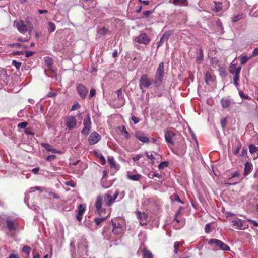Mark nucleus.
Returning a JSON list of instances; mask_svg holds the SVG:
<instances>
[{"instance_id": "f257e3e1", "label": "nucleus", "mask_w": 258, "mask_h": 258, "mask_svg": "<svg viewBox=\"0 0 258 258\" xmlns=\"http://www.w3.org/2000/svg\"><path fill=\"white\" fill-rule=\"evenodd\" d=\"M14 26L22 34H24L27 31L30 33L33 29L31 19L29 17L26 18L25 21L15 20L14 22Z\"/></svg>"}, {"instance_id": "f03ea898", "label": "nucleus", "mask_w": 258, "mask_h": 258, "mask_svg": "<svg viewBox=\"0 0 258 258\" xmlns=\"http://www.w3.org/2000/svg\"><path fill=\"white\" fill-rule=\"evenodd\" d=\"M152 81L148 77V75L146 74H143L139 79V88L142 90V92H144V89L148 88L152 85Z\"/></svg>"}, {"instance_id": "7ed1b4c3", "label": "nucleus", "mask_w": 258, "mask_h": 258, "mask_svg": "<svg viewBox=\"0 0 258 258\" xmlns=\"http://www.w3.org/2000/svg\"><path fill=\"white\" fill-rule=\"evenodd\" d=\"M164 64L163 62L159 63L155 73L154 83H161L163 81L164 76Z\"/></svg>"}, {"instance_id": "20e7f679", "label": "nucleus", "mask_w": 258, "mask_h": 258, "mask_svg": "<svg viewBox=\"0 0 258 258\" xmlns=\"http://www.w3.org/2000/svg\"><path fill=\"white\" fill-rule=\"evenodd\" d=\"M208 243L211 246H217L222 250L228 251L230 250V248L227 245L217 239H211L208 241Z\"/></svg>"}, {"instance_id": "39448f33", "label": "nucleus", "mask_w": 258, "mask_h": 258, "mask_svg": "<svg viewBox=\"0 0 258 258\" xmlns=\"http://www.w3.org/2000/svg\"><path fill=\"white\" fill-rule=\"evenodd\" d=\"M91 121L90 115L88 114L87 116L84 119L83 126L84 127L81 130V133L84 135H88L91 129Z\"/></svg>"}, {"instance_id": "423d86ee", "label": "nucleus", "mask_w": 258, "mask_h": 258, "mask_svg": "<svg viewBox=\"0 0 258 258\" xmlns=\"http://www.w3.org/2000/svg\"><path fill=\"white\" fill-rule=\"evenodd\" d=\"M101 139V136L96 132L93 131L88 137V142L90 145H93L99 142Z\"/></svg>"}, {"instance_id": "0eeeda50", "label": "nucleus", "mask_w": 258, "mask_h": 258, "mask_svg": "<svg viewBox=\"0 0 258 258\" xmlns=\"http://www.w3.org/2000/svg\"><path fill=\"white\" fill-rule=\"evenodd\" d=\"M134 41L140 44L147 45L150 42V39L146 33H142L134 38Z\"/></svg>"}, {"instance_id": "6e6552de", "label": "nucleus", "mask_w": 258, "mask_h": 258, "mask_svg": "<svg viewBox=\"0 0 258 258\" xmlns=\"http://www.w3.org/2000/svg\"><path fill=\"white\" fill-rule=\"evenodd\" d=\"M175 135V133L170 130H167L164 132V136L165 140L167 143L170 144L171 145H173L174 144Z\"/></svg>"}, {"instance_id": "1a4fd4ad", "label": "nucleus", "mask_w": 258, "mask_h": 258, "mask_svg": "<svg viewBox=\"0 0 258 258\" xmlns=\"http://www.w3.org/2000/svg\"><path fill=\"white\" fill-rule=\"evenodd\" d=\"M77 121L75 117L73 116H70L67 117L66 125L69 130H73L76 126Z\"/></svg>"}, {"instance_id": "9d476101", "label": "nucleus", "mask_w": 258, "mask_h": 258, "mask_svg": "<svg viewBox=\"0 0 258 258\" xmlns=\"http://www.w3.org/2000/svg\"><path fill=\"white\" fill-rule=\"evenodd\" d=\"M77 91L81 98L84 99L88 93V90L87 88L82 84H79L77 87Z\"/></svg>"}, {"instance_id": "9b49d317", "label": "nucleus", "mask_w": 258, "mask_h": 258, "mask_svg": "<svg viewBox=\"0 0 258 258\" xmlns=\"http://www.w3.org/2000/svg\"><path fill=\"white\" fill-rule=\"evenodd\" d=\"M80 2L81 4L86 9L91 7L93 8L96 5V0H80Z\"/></svg>"}, {"instance_id": "f8f14e48", "label": "nucleus", "mask_w": 258, "mask_h": 258, "mask_svg": "<svg viewBox=\"0 0 258 258\" xmlns=\"http://www.w3.org/2000/svg\"><path fill=\"white\" fill-rule=\"evenodd\" d=\"M135 136L137 139L143 143H148L150 141L149 139L146 137L143 132L140 131H136Z\"/></svg>"}, {"instance_id": "ddd939ff", "label": "nucleus", "mask_w": 258, "mask_h": 258, "mask_svg": "<svg viewBox=\"0 0 258 258\" xmlns=\"http://www.w3.org/2000/svg\"><path fill=\"white\" fill-rule=\"evenodd\" d=\"M7 227L10 231L17 230L18 226L15 221L13 220L7 219L6 220Z\"/></svg>"}, {"instance_id": "4468645a", "label": "nucleus", "mask_w": 258, "mask_h": 258, "mask_svg": "<svg viewBox=\"0 0 258 258\" xmlns=\"http://www.w3.org/2000/svg\"><path fill=\"white\" fill-rule=\"evenodd\" d=\"M172 32L168 31L165 32L160 38V41L158 42L157 47H159L162 46L165 42H167L168 40L172 35Z\"/></svg>"}, {"instance_id": "2eb2a0df", "label": "nucleus", "mask_w": 258, "mask_h": 258, "mask_svg": "<svg viewBox=\"0 0 258 258\" xmlns=\"http://www.w3.org/2000/svg\"><path fill=\"white\" fill-rule=\"evenodd\" d=\"M113 226L112 232L115 235H120L122 232V228L120 224H116L113 221L111 222Z\"/></svg>"}, {"instance_id": "dca6fc26", "label": "nucleus", "mask_w": 258, "mask_h": 258, "mask_svg": "<svg viewBox=\"0 0 258 258\" xmlns=\"http://www.w3.org/2000/svg\"><path fill=\"white\" fill-rule=\"evenodd\" d=\"M103 197L101 195H99L97 197L96 200L95 202V207L97 211L98 212L99 215L101 214V212H102L103 210L101 209L102 205Z\"/></svg>"}, {"instance_id": "f3484780", "label": "nucleus", "mask_w": 258, "mask_h": 258, "mask_svg": "<svg viewBox=\"0 0 258 258\" xmlns=\"http://www.w3.org/2000/svg\"><path fill=\"white\" fill-rule=\"evenodd\" d=\"M205 82L206 84H209L210 83L214 82L215 79V77L213 73L207 71L205 74Z\"/></svg>"}, {"instance_id": "a211bd4d", "label": "nucleus", "mask_w": 258, "mask_h": 258, "mask_svg": "<svg viewBox=\"0 0 258 258\" xmlns=\"http://www.w3.org/2000/svg\"><path fill=\"white\" fill-rule=\"evenodd\" d=\"M112 193L111 191H109L105 195L104 197V202L108 206H110L114 202L111 195Z\"/></svg>"}, {"instance_id": "6ab92c4d", "label": "nucleus", "mask_w": 258, "mask_h": 258, "mask_svg": "<svg viewBox=\"0 0 258 258\" xmlns=\"http://www.w3.org/2000/svg\"><path fill=\"white\" fill-rule=\"evenodd\" d=\"M137 216L141 225H144L146 224V223H142V222L147 220L148 218V215L147 214L138 211L137 212Z\"/></svg>"}, {"instance_id": "aec40b11", "label": "nucleus", "mask_w": 258, "mask_h": 258, "mask_svg": "<svg viewBox=\"0 0 258 258\" xmlns=\"http://www.w3.org/2000/svg\"><path fill=\"white\" fill-rule=\"evenodd\" d=\"M232 225L236 226V228L239 230L245 229V228L243 227V221L240 219H237L232 221Z\"/></svg>"}, {"instance_id": "412c9836", "label": "nucleus", "mask_w": 258, "mask_h": 258, "mask_svg": "<svg viewBox=\"0 0 258 258\" xmlns=\"http://www.w3.org/2000/svg\"><path fill=\"white\" fill-rule=\"evenodd\" d=\"M85 207H84L83 205L80 204L78 207V211L76 215V218L79 221L81 220L82 215L85 212Z\"/></svg>"}, {"instance_id": "4be33fe9", "label": "nucleus", "mask_w": 258, "mask_h": 258, "mask_svg": "<svg viewBox=\"0 0 258 258\" xmlns=\"http://www.w3.org/2000/svg\"><path fill=\"white\" fill-rule=\"evenodd\" d=\"M252 168L253 166L251 163L246 162L244 166V175L245 176L248 175L251 172Z\"/></svg>"}, {"instance_id": "5701e85b", "label": "nucleus", "mask_w": 258, "mask_h": 258, "mask_svg": "<svg viewBox=\"0 0 258 258\" xmlns=\"http://www.w3.org/2000/svg\"><path fill=\"white\" fill-rule=\"evenodd\" d=\"M108 162L111 168H114L118 170L119 168V165L116 164L114 161V158L112 156H108L107 158Z\"/></svg>"}, {"instance_id": "b1692460", "label": "nucleus", "mask_w": 258, "mask_h": 258, "mask_svg": "<svg viewBox=\"0 0 258 258\" xmlns=\"http://www.w3.org/2000/svg\"><path fill=\"white\" fill-rule=\"evenodd\" d=\"M127 178L131 180L139 181L142 178V175L139 174L132 175L128 173L127 174Z\"/></svg>"}, {"instance_id": "393cba45", "label": "nucleus", "mask_w": 258, "mask_h": 258, "mask_svg": "<svg viewBox=\"0 0 258 258\" xmlns=\"http://www.w3.org/2000/svg\"><path fill=\"white\" fill-rule=\"evenodd\" d=\"M42 145L46 150L51 152L52 153H59L56 149L53 148L48 143H42Z\"/></svg>"}, {"instance_id": "a878e982", "label": "nucleus", "mask_w": 258, "mask_h": 258, "mask_svg": "<svg viewBox=\"0 0 258 258\" xmlns=\"http://www.w3.org/2000/svg\"><path fill=\"white\" fill-rule=\"evenodd\" d=\"M119 130L121 132L122 134L123 135L126 139H129L131 137V135L126 130L125 126L122 125L118 127Z\"/></svg>"}, {"instance_id": "bb28decb", "label": "nucleus", "mask_w": 258, "mask_h": 258, "mask_svg": "<svg viewBox=\"0 0 258 258\" xmlns=\"http://www.w3.org/2000/svg\"><path fill=\"white\" fill-rule=\"evenodd\" d=\"M187 2V0H172V3L175 6H187V4H185Z\"/></svg>"}, {"instance_id": "cd10ccee", "label": "nucleus", "mask_w": 258, "mask_h": 258, "mask_svg": "<svg viewBox=\"0 0 258 258\" xmlns=\"http://www.w3.org/2000/svg\"><path fill=\"white\" fill-rule=\"evenodd\" d=\"M143 255L144 258H153V255L151 252L146 248L143 250Z\"/></svg>"}, {"instance_id": "c85d7f7f", "label": "nucleus", "mask_w": 258, "mask_h": 258, "mask_svg": "<svg viewBox=\"0 0 258 258\" xmlns=\"http://www.w3.org/2000/svg\"><path fill=\"white\" fill-rule=\"evenodd\" d=\"M221 103L222 106L224 108H226L230 105V101L227 99H222L221 100Z\"/></svg>"}, {"instance_id": "c756f323", "label": "nucleus", "mask_w": 258, "mask_h": 258, "mask_svg": "<svg viewBox=\"0 0 258 258\" xmlns=\"http://www.w3.org/2000/svg\"><path fill=\"white\" fill-rule=\"evenodd\" d=\"M93 153L96 157H97L100 159V160L102 162V164L103 165H104L106 162V160H105L104 157L102 155L99 154L98 153V152L95 150L93 151Z\"/></svg>"}, {"instance_id": "7c9ffc66", "label": "nucleus", "mask_w": 258, "mask_h": 258, "mask_svg": "<svg viewBox=\"0 0 258 258\" xmlns=\"http://www.w3.org/2000/svg\"><path fill=\"white\" fill-rule=\"evenodd\" d=\"M249 152L251 154L257 153L258 154V147H256L253 144H250L248 146Z\"/></svg>"}, {"instance_id": "2f4dec72", "label": "nucleus", "mask_w": 258, "mask_h": 258, "mask_svg": "<svg viewBox=\"0 0 258 258\" xmlns=\"http://www.w3.org/2000/svg\"><path fill=\"white\" fill-rule=\"evenodd\" d=\"M108 217V215L102 217H97L94 219V221L97 225H99Z\"/></svg>"}, {"instance_id": "473e14b6", "label": "nucleus", "mask_w": 258, "mask_h": 258, "mask_svg": "<svg viewBox=\"0 0 258 258\" xmlns=\"http://www.w3.org/2000/svg\"><path fill=\"white\" fill-rule=\"evenodd\" d=\"M244 18V16L243 14H238L237 15H235L232 17V22H237L238 21L240 20L241 19Z\"/></svg>"}, {"instance_id": "72a5a7b5", "label": "nucleus", "mask_w": 258, "mask_h": 258, "mask_svg": "<svg viewBox=\"0 0 258 258\" xmlns=\"http://www.w3.org/2000/svg\"><path fill=\"white\" fill-rule=\"evenodd\" d=\"M252 57H251V56H250V57H247L246 56L241 55L240 57L241 64V65L244 64L247 61H248L249 60H250Z\"/></svg>"}, {"instance_id": "f704fd0d", "label": "nucleus", "mask_w": 258, "mask_h": 258, "mask_svg": "<svg viewBox=\"0 0 258 258\" xmlns=\"http://www.w3.org/2000/svg\"><path fill=\"white\" fill-rule=\"evenodd\" d=\"M215 7L213 9L214 11L216 12H219L222 10V4L220 2H214Z\"/></svg>"}, {"instance_id": "c9c22d12", "label": "nucleus", "mask_w": 258, "mask_h": 258, "mask_svg": "<svg viewBox=\"0 0 258 258\" xmlns=\"http://www.w3.org/2000/svg\"><path fill=\"white\" fill-rule=\"evenodd\" d=\"M56 27L54 23L50 22L48 23V30L50 33H52L55 30Z\"/></svg>"}, {"instance_id": "e433bc0d", "label": "nucleus", "mask_w": 258, "mask_h": 258, "mask_svg": "<svg viewBox=\"0 0 258 258\" xmlns=\"http://www.w3.org/2000/svg\"><path fill=\"white\" fill-rule=\"evenodd\" d=\"M241 70V67L239 66L237 67L235 70L231 69L230 72L231 73L234 74V75H239Z\"/></svg>"}, {"instance_id": "4c0bfd02", "label": "nucleus", "mask_w": 258, "mask_h": 258, "mask_svg": "<svg viewBox=\"0 0 258 258\" xmlns=\"http://www.w3.org/2000/svg\"><path fill=\"white\" fill-rule=\"evenodd\" d=\"M31 248L28 246H24L22 248V251L28 255L31 252Z\"/></svg>"}, {"instance_id": "58836bf2", "label": "nucleus", "mask_w": 258, "mask_h": 258, "mask_svg": "<svg viewBox=\"0 0 258 258\" xmlns=\"http://www.w3.org/2000/svg\"><path fill=\"white\" fill-rule=\"evenodd\" d=\"M168 165V162L164 161L161 162L158 165V168L159 169H163L164 167H167Z\"/></svg>"}, {"instance_id": "ea45409f", "label": "nucleus", "mask_w": 258, "mask_h": 258, "mask_svg": "<svg viewBox=\"0 0 258 258\" xmlns=\"http://www.w3.org/2000/svg\"><path fill=\"white\" fill-rule=\"evenodd\" d=\"M117 94L118 99H122L123 98V95L122 94L121 89H119L117 91Z\"/></svg>"}, {"instance_id": "a19ab883", "label": "nucleus", "mask_w": 258, "mask_h": 258, "mask_svg": "<svg viewBox=\"0 0 258 258\" xmlns=\"http://www.w3.org/2000/svg\"><path fill=\"white\" fill-rule=\"evenodd\" d=\"M240 148H241V145L240 144H239V145H238V146L236 147V148L233 149V154L235 155L237 154L239 152Z\"/></svg>"}, {"instance_id": "79ce46f5", "label": "nucleus", "mask_w": 258, "mask_h": 258, "mask_svg": "<svg viewBox=\"0 0 258 258\" xmlns=\"http://www.w3.org/2000/svg\"><path fill=\"white\" fill-rule=\"evenodd\" d=\"M12 64L17 69H19L20 68L22 63L21 62H18L16 60H13Z\"/></svg>"}, {"instance_id": "37998d69", "label": "nucleus", "mask_w": 258, "mask_h": 258, "mask_svg": "<svg viewBox=\"0 0 258 258\" xmlns=\"http://www.w3.org/2000/svg\"><path fill=\"white\" fill-rule=\"evenodd\" d=\"M80 107H81L80 105L78 103H77L76 104H74L72 106V107L71 109V111L76 110L79 109Z\"/></svg>"}, {"instance_id": "c03bdc74", "label": "nucleus", "mask_w": 258, "mask_h": 258, "mask_svg": "<svg viewBox=\"0 0 258 258\" xmlns=\"http://www.w3.org/2000/svg\"><path fill=\"white\" fill-rule=\"evenodd\" d=\"M27 124L28 123L27 122H22L18 124V127L19 128H25Z\"/></svg>"}, {"instance_id": "a18cd8bd", "label": "nucleus", "mask_w": 258, "mask_h": 258, "mask_svg": "<svg viewBox=\"0 0 258 258\" xmlns=\"http://www.w3.org/2000/svg\"><path fill=\"white\" fill-rule=\"evenodd\" d=\"M148 177L151 179H153L154 177H157L158 178H161V175L158 173H149L148 175Z\"/></svg>"}, {"instance_id": "49530a36", "label": "nucleus", "mask_w": 258, "mask_h": 258, "mask_svg": "<svg viewBox=\"0 0 258 258\" xmlns=\"http://www.w3.org/2000/svg\"><path fill=\"white\" fill-rule=\"evenodd\" d=\"M35 190H38L40 192H42V189L40 187L36 186V187H31L30 188V190L29 191V192H33Z\"/></svg>"}, {"instance_id": "de8ad7c7", "label": "nucleus", "mask_w": 258, "mask_h": 258, "mask_svg": "<svg viewBox=\"0 0 258 258\" xmlns=\"http://www.w3.org/2000/svg\"><path fill=\"white\" fill-rule=\"evenodd\" d=\"M179 246V243L178 242H176L174 243V252L175 254L177 253V250H178V248Z\"/></svg>"}, {"instance_id": "09e8293b", "label": "nucleus", "mask_w": 258, "mask_h": 258, "mask_svg": "<svg viewBox=\"0 0 258 258\" xmlns=\"http://www.w3.org/2000/svg\"><path fill=\"white\" fill-rule=\"evenodd\" d=\"M239 94L241 98H244L245 99H249L248 96L247 95H245L244 93V92L241 91L239 92Z\"/></svg>"}, {"instance_id": "8fccbe9b", "label": "nucleus", "mask_w": 258, "mask_h": 258, "mask_svg": "<svg viewBox=\"0 0 258 258\" xmlns=\"http://www.w3.org/2000/svg\"><path fill=\"white\" fill-rule=\"evenodd\" d=\"M45 63L48 66H50L53 64V60L50 58H48L45 60Z\"/></svg>"}, {"instance_id": "3c124183", "label": "nucleus", "mask_w": 258, "mask_h": 258, "mask_svg": "<svg viewBox=\"0 0 258 258\" xmlns=\"http://www.w3.org/2000/svg\"><path fill=\"white\" fill-rule=\"evenodd\" d=\"M132 120L134 122L135 124H137L140 121V119L135 116H133L131 118Z\"/></svg>"}, {"instance_id": "603ef678", "label": "nucleus", "mask_w": 258, "mask_h": 258, "mask_svg": "<svg viewBox=\"0 0 258 258\" xmlns=\"http://www.w3.org/2000/svg\"><path fill=\"white\" fill-rule=\"evenodd\" d=\"M143 156L141 154H137L133 158V160L134 162H137Z\"/></svg>"}, {"instance_id": "864d4df0", "label": "nucleus", "mask_w": 258, "mask_h": 258, "mask_svg": "<svg viewBox=\"0 0 258 258\" xmlns=\"http://www.w3.org/2000/svg\"><path fill=\"white\" fill-rule=\"evenodd\" d=\"M154 11L149 10L145 11L143 12V14L146 17H148L150 14H151Z\"/></svg>"}, {"instance_id": "5fc2aeb1", "label": "nucleus", "mask_w": 258, "mask_h": 258, "mask_svg": "<svg viewBox=\"0 0 258 258\" xmlns=\"http://www.w3.org/2000/svg\"><path fill=\"white\" fill-rule=\"evenodd\" d=\"M226 122H227V120H226V118H223V119H221V125L223 129L225 127Z\"/></svg>"}, {"instance_id": "6e6d98bb", "label": "nucleus", "mask_w": 258, "mask_h": 258, "mask_svg": "<svg viewBox=\"0 0 258 258\" xmlns=\"http://www.w3.org/2000/svg\"><path fill=\"white\" fill-rule=\"evenodd\" d=\"M96 94V90L95 89H91L90 92L89 97L91 98L94 96Z\"/></svg>"}, {"instance_id": "4d7b16f0", "label": "nucleus", "mask_w": 258, "mask_h": 258, "mask_svg": "<svg viewBox=\"0 0 258 258\" xmlns=\"http://www.w3.org/2000/svg\"><path fill=\"white\" fill-rule=\"evenodd\" d=\"M145 155L149 159H150L151 160L155 159V158H154L153 155H152V154H149V153H148V152H146L145 153Z\"/></svg>"}, {"instance_id": "13d9d810", "label": "nucleus", "mask_w": 258, "mask_h": 258, "mask_svg": "<svg viewBox=\"0 0 258 258\" xmlns=\"http://www.w3.org/2000/svg\"><path fill=\"white\" fill-rule=\"evenodd\" d=\"M210 228H211L210 224V223L207 224L205 227V232H206V233L210 232Z\"/></svg>"}, {"instance_id": "bf43d9fd", "label": "nucleus", "mask_w": 258, "mask_h": 258, "mask_svg": "<svg viewBox=\"0 0 258 258\" xmlns=\"http://www.w3.org/2000/svg\"><path fill=\"white\" fill-rule=\"evenodd\" d=\"M246 221L252 223L254 226L258 227V223L256 221L252 220L250 219H247Z\"/></svg>"}, {"instance_id": "052dcab7", "label": "nucleus", "mask_w": 258, "mask_h": 258, "mask_svg": "<svg viewBox=\"0 0 258 258\" xmlns=\"http://www.w3.org/2000/svg\"><path fill=\"white\" fill-rule=\"evenodd\" d=\"M55 158L56 156L55 155H49L47 157L46 160L50 161L54 159Z\"/></svg>"}, {"instance_id": "680f3d73", "label": "nucleus", "mask_w": 258, "mask_h": 258, "mask_svg": "<svg viewBox=\"0 0 258 258\" xmlns=\"http://www.w3.org/2000/svg\"><path fill=\"white\" fill-rule=\"evenodd\" d=\"M108 31L107 29H106L104 27H103L101 29H100L98 31V33L102 34H106V32Z\"/></svg>"}, {"instance_id": "e2e57ef3", "label": "nucleus", "mask_w": 258, "mask_h": 258, "mask_svg": "<svg viewBox=\"0 0 258 258\" xmlns=\"http://www.w3.org/2000/svg\"><path fill=\"white\" fill-rule=\"evenodd\" d=\"M257 55H258V48H256L253 50L251 57H255Z\"/></svg>"}, {"instance_id": "0e129e2a", "label": "nucleus", "mask_w": 258, "mask_h": 258, "mask_svg": "<svg viewBox=\"0 0 258 258\" xmlns=\"http://www.w3.org/2000/svg\"><path fill=\"white\" fill-rule=\"evenodd\" d=\"M34 54V52H32V51H26L25 52V56L26 57H30L32 55H33Z\"/></svg>"}, {"instance_id": "69168bd1", "label": "nucleus", "mask_w": 258, "mask_h": 258, "mask_svg": "<svg viewBox=\"0 0 258 258\" xmlns=\"http://www.w3.org/2000/svg\"><path fill=\"white\" fill-rule=\"evenodd\" d=\"M173 196L174 197V200L176 201L179 202L181 203H183V202L180 200L179 196L177 195H174Z\"/></svg>"}, {"instance_id": "338daca9", "label": "nucleus", "mask_w": 258, "mask_h": 258, "mask_svg": "<svg viewBox=\"0 0 258 258\" xmlns=\"http://www.w3.org/2000/svg\"><path fill=\"white\" fill-rule=\"evenodd\" d=\"M11 46L13 47H20L22 46V45H21L20 43H13L11 45Z\"/></svg>"}, {"instance_id": "774afa93", "label": "nucleus", "mask_w": 258, "mask_h": 258, "mask_svg": "<svg viewBox=\"0 0 258 258\" xmlns=\"http://www.w3.org/2000/svg\"><path fill=\"white\" fill-rule=\"evenodd\" d=\"M118 55V51L116 49H114L113 50V53H112V57L113 58H115Z\"/></svg>"}]
</instances>
